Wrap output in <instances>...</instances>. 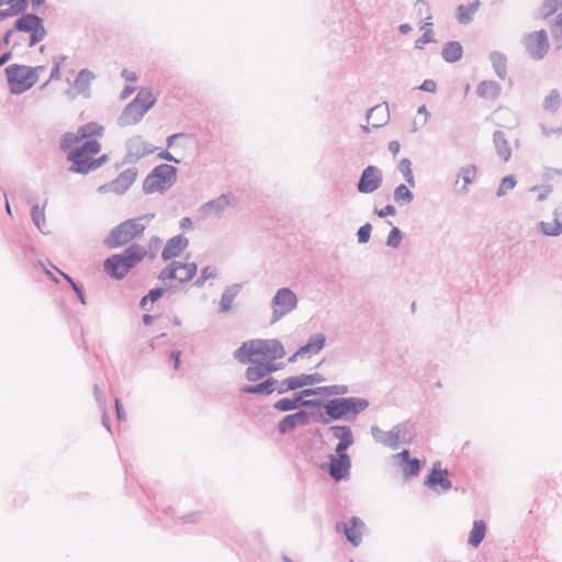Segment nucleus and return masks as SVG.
Returning <instances> with one entry per match:
<instances>
[{"mask_svg":"<svg viewBox=\"0 0 562 562\" xmlns=\"http://www.w3.org/2000/svg\"><path fill=\"white\" fill-rule=\"evenodd\" d=\"M198 266L193 261H171L158 274V280L166 286H175L193 280Z\"/></svg>","mask_w":562,"mask_h":562,"instance_id":"nucleus-7","label":"nucleus"},{"mask_svg":"<svg viewBox=\"0 0 562 562\" xmlns=\"http://www.w3.org/2000/svg\"><path fill=\"white\" fill-rule=\"evenodd\" d=\"M94 75L87 69H83L79 72L74 82V88L78 93H85L89 88L90 82L93 80Z\"/></svg>","mask_w":562,"mask_h":562,"instance_id":"nucleus-33","label":"nucleus"},{"mask_svg":"<svg viewBox=\"0 0 562 562\" xmlns=\"http://www.w3.org/2000/svg\"><path fill=\"white\" fill-rule=\"evenodd\" d=\"M153 319H154V317L151 315L143 316V323L146 324V325H150Z\"/></svg>","mask_w":562,"mask_h":562,"instance_id":"nucleus-63","label":"nucleus"},{"mask_svg":"<svg viewBox=\"0 0 562 562\" xmlns=\"http://www.w3.org/2000/svg\"><path fill=\"white\" fill-rule=\"evenodd\" d=\"M189 239L183 235H177L167 240L161 251V258L169 261L179 257L189 247Z\"/></svg>","mask_w":562,"mask_h":562,"instance_id":"nucleus-14","label":"nucleus"},{"mask_svg":"<svg viewBox=\"0 0 562 562\" xmlns=\"http://www.w3.org/2000/svg\"><path fill=\"white\" fill-rule=\"evenodd\" d=\"M322 381V378L318 373L315 374H301L297 376H291L283 381L284 387L280 392L296 390L299 387H303L310 384L318 383Z\"/></svg>","mask_w":562,"mask_h":562,"instance_id":"nucleus-17","label":"nucleus"},{"mask_svg":"<svg viewBox=\"0 0 562 562\" xmlns=\"http://www.w3.org/2000/svg\"><path fill=\"white\" fill-rule=\"evenodd\" d=\"M371 234V225L369 223H366L362 225L358 231V239L360 244H366L370 239Z\"/></svg>","mask_w":562,"mask_h":562,"instance_id":"nucleus-48","label":"nucleus"},{"mask_svg":"<svg viewBox=\"0 0 562 562\" xmlns=\"http://www.w3.org/2000/svg\"><path fill=\"white\" fill-rule=\"evenodd\" d=\"M425 483L430 488L440 486L441 490L447 491L451 487V483L448 479V472L441 468L440 463L434 465Z\"/></svg>","mask_w":562,"mask_h":562,"instance_id":"nucleus-16","label":"nucleus"},{"mask_svg":"<svg viewBox=\"0 0 562 562\" xmlns=\"http://www.w3.org/2000/svg\"><path fill=\"white\" fill-rule=\"evenodd\" d=\"M367 405V401L351 397L331 400L325 404L324 408L330 418L338 419L349 415H356L360 411L364 409Z\"/></svg>","mask_w":562,"mask_h":562,"instance_id":"nucleus-10","label":"nucleus"},{"mask_svg":"<svg viewBox=\"0 0 562 562\" xmlns=\"http://www.w3.org/2000/svg\"><path fill=\"white\" fill-rule=\"evenodd\" d=\"M395 459L398 461L405 476L416 475L420 472V461L418 459H409L407 450L398 452Z\"/></svg>","mask_w":562,"mask_h":562,"instance_id":"nucleus-19","label":"nucleus"},{"mask_svg":"<svg viewBox=\"0 0 562 562\" xmlns=\"http://www.w3.org/2000/svg\"><path fill=\"white\" fill-rule=\"evenodd\" d=\"M285 351L279 340H250L244 342L235 352V358L240 363L252 362L251 367L247 368V378L255 380L265 375L270 371L278 369L273 362L282 359Z\"/></svg>","mask_w":562,"mask_h":562,"instance_id":"nucleus-2","label":"nucleus"},{"mask_svg":"<svg viewBox=\"0 0 562 562\" xmlns=\"http://www.w3.org/2000/svg\"><path fill=\"white\" fill-rule=\"evenodd\" d=\"M398 171H401V175L404 176L407 183L411 187H414L415 182H414V177H413V173L411 170V161L408 159L404 158L400 161Z\"/></svg>","mask_w":562,"mask_h":562,"instance_id":"nucleus-41","label":"nucleus"},{"mask_svg":"<svg viewBox=\"0 0 562 562\" xmlns=\"http://www.w3.org/2000/svg\"><path fill=\"white\" fill-rule=\"evenodd\" d=\"M420 90L426 92H435L437 89V85L434 80H426L422 87H419Z\"/></svg>","mask_w":562,"mask_h":562,"instance_id":"nucleus-52","label":"nucleus"},{"mask_svg":"<svg viewBox=\"0 0 562 562\" xmlns=\"http://www.w3.org/2000/svg\"><path fill=\"white\" fill-rule=\"evenodd\" d=\"M463 47L458 42H449L442 49V58L449 63L459 60L462 58Z\"/></svg>","mask_w":562,"mask_h":562,"instance_id":"nucleus-29","label":"nucleus"},{"mask_svg":"<svg viewBox=\"0 0 562 562\" xmlns=\"http://www.w3.org/2000/svg\"><path fill=\"white\" fill-rule=\"evenodd\" d=\"M490 60L496 74L501 78H505L507 74V57L505 54L494 52L490 55Z\"/></svg>","mask_w":562,"mask_h":562,"instance_id":"nucleus-30","label":"nucleus"},{"mask_svg":"<svg viewBox=\"0 0 562 562\" xmlns=\"http://www.w3.org/2000/svg\"><path fill=\"white\" fill-rule=\"evenodd\" d=\"M434 42V33L429 29L427 30L420 38H417L415 42V47L417 49H423L426 44Z\"/></svg>","mask_w":562,"mask_h":562,"instance_id":"nucleus-47","label":"nucleus"},{"mask_svg":"<svg viewBox=\"0 0 562 562\" xmlns=\"http://www.w3.org/2000/svg\"><path fill=\"white\" fill-rule=\"evenodd\" d=\"M417 9H419V14H425V22L422 24V29H424L427 25H431V14H430V8L426 0H417L416 2Z\"/></svg>","mask_w":562,"mask_h":562,"instance_id":"nucleus-43","label":"nucleus"},{"mask_svg":"<svg viewBox=\"0 0 562 562\" xmlns=\"http://www.w3.org/2000/svg\"><path fill=\"white\" fill-rule=\"evenodd\" d=\"M179 226L182 231H188V229L192 228V226H193L192 220L188 216L182 217L180 220Z\"/></svg>","mask_w":562,"mask_h":562,"instance_id":"nucleus-54","label":"nucleus"},{"mask_svg":"<svg viewBox=\"0 0 562 562\" xmlns=\"http://www.w3.org/2000/svg\"><path fill=\"white\" fill-rule=\"evenodd\" d=\"M46 31L43 21L33 14L18 18L13 26L5 33L4 43L12 47L27 45L35 46L45 37Z\"/></svg>","mask_w":562,"mask_h":562,"instance_id":"nucleus-3","label":"nucleus"},{"mask_svg":"<svg viewBox=\"0 0 562 562\" xmlns=\"http://www.w3.org/2000/svg\"><path fill=\"white\" fill-rule=\"evenodd\" d=\"M27 8V0H0V19L15 16Z\"/></svg>","mask_w":562,"mask_h":562,"instance_id":"nucleus-20","label":"nucleus"},{"mask_svg":"<svg viewBox=\"0 0 562 562\" xmlns=\"http://www.w3.org/2000/svg\"><path fill=\"white\" fill-rule=\"evenodd\" d=\"M135 91L134 87H126L122 92V98H127Z\"/></svg>","mask_w":562,"mask_h":562,"instance_id":"nucleus-61","label":"nucleus"},{"mask_svg":"<svg viewBox=\"0 0 562 562\" xmlns=\"http://www.w3.org/2000/svg\"><path fill=\"white\" fill-rule=\"evenodd\" d=\"M334 437L338 439L336 445V453L347 452V449L353 442L352 432L349 427L336 426L333 427Z\"/></svg>","mask_w":562,"mask_h":562,"instance_id":"nucleus-21","label":"nucleus"},{"mask_svg":"<svg viewBox=\"0 0 562 562\" xmlns=\"http://www.w3.org/2000/svg\"><path fill=\"white\" fill-rule=\"evenodd\" d=\"M382 182L383 173H381V170L373 166H369L361 173L358 182V190L361 193H371L379 189Z\"/></svg>","mask_w":562,"mask_h":562,"instance_id":"nucleus-12","label":"nucleus"},{"mask_svg":"<svg viewBox=\"0 0 562 562\" xmlns=\"http://www.w3.org/2000/svg\"><path fill=\"white\" fill-rule=\"evenodd\" d=\"M540 227L543 234L548 236H558L562 233V223L558 216H554L548 221H542L540 223Z\"/></svg>","mask_w":562,"mask_h":562,"instance_id":"nucleus-35","label":"nucleus"},{"mask_svg":"<svg viewBox=\"0 0 562 562\" xmlns=\"http://www.w3.org/2000/svg\"><path fill=\"white\" fill-rule=\"evenodd\" d=\"M501 91L502 90L499 89V85L491 80L482 81L476 87V94L485 100H494L499 98Z\"/></svg>","mask_w":562,"mask_h":562,"instance_id":"nucleus-26","label":"nucleus"},{"mask_svg":"<svg viewBox=\"0 0 562 562\" xmlns=\"http://www.w3.org/2000/svg\"><path fill=\"white\" fill-rule=\"evenodd\" d=\"M148 220L147 215L125 220L111 232L106 245L114 249L128 244L142 235L146 229Z\"/></svg>","mask_w":562,"mask_h":562,"instance_id":"nucleus-6","label":"nucleus"},{"mask_svg":"<svg viewBox=\"0 0 562 562\" xmlns=\"http://www.w3.org/2000/svg\"><path fill=\"white\" fill-rule=\"evenodd\" d=\"M216 278L217 270L212 266H207L202 270L201 277L196 280V285L203 286L209 280H214Z\"/></svg>","mask_w":562,"mask_h":562,"instance_id":"nucleus-42","label":"nucleus"},{"mask_svg":"<svg viewBox=\"0 0 562 562\" xmlns=\"http://www.w3.org/2000/svg\"><path fill=\"white\" fill-rule=\"evenodd\" d=\"M308 414L306 412H297L285 416L279 424L281 432H288L292 430L297 424H306Z\"/></svg>","mask_w":562,"mask_h":562,"instance_id":"nucleus-24","label":"nucleus"},{"mask_svg":"<svg viewBox=\"0 0 562 562\" xmlns=\"http://www.w3.org/2000/svg\"><path fill=\"white\" fill-rule=\"evenodd\" d=\"M273 302L276 305V313L284 315L294 308L296 297L292 291L288 290V288H282L277 292Z\"/></svg>","mask_w":562,"mask_h":562,"instance_id":"nucleus-15","label":"nucleus"},{"mask_svg":"<svg viewBox=\"0 0 562 562\" xmlns=\"http://www.w3.org/2000/svg\"><path fill=\"white\" fill-rule=\"evenodd\" d=\"M516 186V179L514 176H506L503 178L501 186H498V195H504Z\"/></svg>","mask_w":562,"mask_h":562,"instance_id":"nucleus-45","label":"nucleus"},{"mask_svg":"<svg viewBox=\"0 0 562 562\" xmlns=\"http://www.w3.org/2000/svg\"><path fill=\"white\" fill-rule=\"evenodd\" d=\"M272 382L271 381H267L265 383H259L252 387H249L247 389L246 391L249 392V393H270L272 391L271 386H272Z\"/></svg>","mask_w":562,"mask_h":562,"instance_id":"nucleus-50","label":"nucleus"},{"mask_svg":"<svg viewBox=\"0 0 562 562\" xmlns=\"http://www.w3.org/2000/svg\"><path fill=\"white\" fill-rule=\"evenodd\" d=\"M229 204L227 198L225 196H222L218 200H216L215 202H212L209 204L210 207H225Z\"/></svg>","mask_w":562,"mask_h":562,"instance_id":"nucleus-55","label":"nucleus"},{"mask_svg":"<svg viewBox=\"0 0 562 562\" xmlns=\"http://www.w3.org/2000/svg\"><path fill=\"white\" fill-rule=\"evenodd\" d=\"M400 30L402 33H407L408 31H411V26L408 24H402L400 26Z\"/></svg>","mask_w":562,"mask_h":562,"instance_id":"nucleus-64","label":"nucleus"},{"mask_svg":"<svg viewBox=\"0 0 562 562\" xmlns=\"http://www.w3.org/2000/svg\"><path fill=\"white\" fill-rule=\"evenodd\" d=\"M486 533V524L484 520H474L473 528L470 532L469 543L476 548L483 541Z\"/></svg>","mask_w":562,"mask_h":562,"instance_id":"nucleus-28","label":"nucleus"},{"mask_svg":"<svg viewBox=\"0 0 562 562\" xmlns=\"http://www.w3.org/2000/svg\"><path fill=\"white\" fill-rule=\"evenodd\" d=\"M479 2L474 1L467 5H459V14H457V18H459V22L468 23L472 21L473 15L477 11Z\"/></svg>","mask_w":562,"mask_h":562,"instance_id":"nucleus-36","label":"nucleus"},{"mask_svg":"<svg viewBox=\"0 0 562 562\" xmlns=\"http://www.w3.org/2000/svg\"><path fill=\"white\" fill-rule=\"evenodd\" d=\"M522 46L532 60H542L550 50L549 36L544 29L524 35Z\"/></svg>","mask_w":562,"mask_h":562,"instance_id":"nucleus-8","label":"nucleus"},{"mask_svg":"<svg viewBox=\"0 0 562 562\" xmlns=\"http://www.w3.org/2000/svg\"><path fill=\"white\" fill-rule=\"evenodd\" d=\"M182 137H189L188 134H172L170 137H168L167 139V144L169 147L173 146L176 140L178 138H182Z\"/></svg>","mask_w":562,"mask_h":562,"instance_id":"nucleus-57","label":"nucleus"},{"mask_svg":"<svg viewBox=\"0 0 562 562\" xmlns=\"http://www.w3.org/2000/svg\"><path fill=\"white\" fill-rule=\"evenodd\" d=\"M324 342L325 338L323 335L318 334L313 336L307 345L303 346L299 351L290 357L289 361L293 362L297 356H303L306 353H318L323 349Z\"/></svg>","mask_w":562,"mask_h":562,"instance_id":"nucleus-22","label":"nucleus"},{"mask_svg":"<svg viewBox=\"0 0 562 562\" xmlns=\"http://www.w3.org/2000/svg\"><path fill=\"white\" fill-rule=\"evenodd\" d=\"M159 156H160V158H162L165 160L173 161V162H179V160L175 159L168 151H164Z\"/></svg>","mask_w":562,"mask_h":562,"instance_id":"nucleus-59","label":"nucleus"},{"mask_svg":"<svg viewBox=\"0 0 562 562\" xmlns=\"http://www.w3.org/2000/svg\"><path fill=\"white\" fill-rule=\"evenodd\" d=\"M552 43L555 49H562V13H559L549 24Z\"/></svg>","mask_w":562,"mask_h":562,"instance_id":"nucleus-27","label":"nucleus"},{"mask_svg":"<svg viewBox=\"0 0 562 562\" xmlns=\"http://www.w3.org/2000/svg\"><path fill=\"white\" fill-rule=\"evenodd\" d=\"M394 200L398 204H408L413 200V194L405 184H400L394 191Z\"/></svg>","mask_w":562,"mask_h":562,"instance_id":"nucleus-39","label":"nucleus"},{"mask_svg":"<svg viewBox=\"0 0 562 562\" xmlns=\"http://www.w3.org/2000/svg\"><path fill=\"white\" fill-rule=\"evenodd\" d=\"M316 390H305L302 394L296 396L294 400L283 398L276 403V407L280 411H290L295 408L300 402H302V397L315 395Z\"/></svg>","mask_w":562,"mask_h":562,"instance_id":"nucleus-31","label":"nucleus"},{"mask_svg":"<svg viewBox=\"0 0 562 562\" xmlns=\"http://www.w3.org/2000/svg\"><path fill=\"white\" fill-rule=\"evenodd\" d=\"M176 178V169L169 165H160L147 177L145 187L148 191H160L171 186Z\"/></svg>","mask_w":562,"mask_h":562,"instance_id":"nucleus-11","label":"nucleus"},{"mask_svg":"<svg viewBox=\"0 0 562 562\" xmlns=\"http://www.w3.org/2000/svg\"><path fill=\"white\" fill-rule=\"evenodd\" d=\"M350 467L351 460L347 452L336 453L335 457L330 458L328 473L331 479L338 482V480H344L349 475Z\"/></svg>","mask_w":562,"mask_h":562,"instance_id":"nucleus-13","label":"nucleus"},{"mask_svg":"<svg viewBox=\"0 0 562 562\" xmlns=\"http://www.w3.org/2000/svg\"><path fill=\"white\" fill-rule=\"evenodd\" d=\"M493 145L496 155L499 156L503 161L508 162L512 158L513 153L510 143L505 132L498 131L493 134Z\"/></svg>","mask_w":562,"mask_h":562,"instance_id":"nucleus-18","label":"nucleus"},{"mask_svg":"<svg viewBox=\"0 0 562 562\" xmlns=\"http://www.w3.org/2000/svg\"><path fill=\"white\" fill-rule=\"evenodd\" d=\"M147 256V250L144 247L133 245L125 248L120 254H114L103 262V270L120 280L123 279L128 271L143 261Z\"/></svg>","mask_w":562,"mask_h":562,"instance_id":"nucleus-4","label":"nucleus"},{"mask_svg":"<svg viewBox=\"0 0 562 562\" xmlns=\"http://www.w3.org/2000/svg\"><path fill=\"white\" fill-rule=\"evenodd\" d=\"M104 127L91 122L80 126L76 132H67L61 136L59 147L67 153L68 160L72 164L71 171L89 172L99 168L106 159L105 156L97 157L100 153Z\"/></svg>","mask_w":562,"mask_h":562,"instance_id":"nucleus-1","label":"nucleus"},{"mask_svg":"<svg viewBox=\"0 0 562 562\" xmlns=\"http://www.w3.org/2000/svg\"><path fill=\"white\" fill-rule=\"evenodd\" d=\"M122 76L125 78L126 81H130V82H134L136 81V75L134 71L132 70H127L125 69L123 72H122Z\"/></svg>","mask_w":562,"mask_h":562,"instance_id":"nucleus-58","label":"nucleus"},{"mask_svg":"<svg viewBox=\"0 0 562 562\" xmlns=\"http://www.w3.org/2000/svg\"><path fill=\"white\" fill-rule=\"evenodd\" d=\"M476 177V168L473 166L467 167L459 171L456 183H462V188H467Z\"/></svg>","mask_w":562,"mask_h":562,"instance_id":"nucleus-37","label":"nucleus"},{"mask_svg":"<svg viewBox=\"0 0 562 562\" xmlns=\"http://www.w3.org/2000/svg\"><path fill=\"white\" fill-rule=\"evenodd\" d=\"M238 293L237 285L229 288L227 291L222 293V300H220V306L222 312H228L232 308L233 302Z\"/></svg>","mask_w":562,"mask_h":562,"instance_id":"nucleus-38","label":"nucleus"},{"mask_svg":"<svg viewBox=\"0 0 562 562\" xmlns=\"http://www.w3.org/2000/svg\"><path fill=\"white\" fill-rule=\"evenodd\" d=\"M401 145L398 140H392L389 144V149L393 154V156H396L400 151Z\"/></svg>","mask_w":562,"mask_h":562,"instance_id":"nucleus-56","label":"nucleus"},{"mask_svg":"<svg viewBox=\"0 0 562 562\" xmlns=\"http://www.w3.org/2000/svg\"><path fill=\"white\" fill-rule=\"evenodd\" d=\"M61 60H65V57H54L53 67H52L48 80H57L60 78L59 67H60Z\"/></svg>","mask_w":562,"mask_h":562,"instance_id":"nucleus-49","label":"nucleus"},{"mask_svg":"<svg viewBox=\"0 0 562 562\" xmlns=\"http://www.w3.org/2000/svg\"><path fill=\"white\" fill-rule=\"evenodd\" d=\"M44 70V66L29 67L18 64L10 65L5 69L10 91L14 94H20L30 90L37 83L40 75Z\"/></svg>","mask_w":562,"mask_h":562,"instance_id":"nucleus-5","label":"nucleus"},{"mask_svg":"<svg viewBox=\"0 0 562 562\" xmlns=\"http://www.w3.org/2000/svg\"><path fill=\"white\" fill-rule=\"evenodd\" d=\"M401 240H402V234H401V232H400V229L397 227H394L390 232V235H389V238H387V245L390 247L396 248V247L400 246Z\"/></svg>","mask_w":562,"mask_h":562,"instance_id":"nucleus-46","label":"nucleus"},{"mask_svg":"<svg viewBox=\"0 0 562 562\" xmlns=\"http://www.w3.org/2000/svg\"><path fill=\"white\" fill-rule=\"evenodd\" d=\"M562 13V0H543L538 5V16L540 19H550Z\"/></svg>","mask_w":562,"mask_h":562,"instance_id":"nucleus-23","label":"nucleus"},{"mask_svg":"<svg viewBox=\"0 0 562 562\" xmlns=\"http://www.w3.org/2000/svg\"><path fill=\"white\" fill-rule=\"evenodd\" d=\"M363 530L364 524L362 520L358 518H352L351 525L349 527H345L346 537L353 546L360 544L362 540Z\"/></svg>","mask_w":562,"mask_h":562,"instance_id":"nucleus-25","label":"nucleus"},{"mask_svg":"<svg viewBox=\"0 0 562 562\" xmlns=\"http://www.w3.org/2000/svg\"><path fill=\"white\" fill-rule=\"evenodd\" d=\"M164 290H150L147 295L140 300V304L144 306L147 304V302L150 300L151 302H155L162 295Z\"/></svg>","mask_w":562,"mask_h":562,"instance_id":"nucleus-51","label":"nucleus"},{"mask_svg":"<svg viewBox=\"0 0 562 562\" xmlns=\"http://www.w3.org/2000/svg\"><path fill=\"white\" fill-rule=\"evenodd\" d=\"M156 97L149 89H143L125 108L123 116L126 123H136L155 104Z\"/></svg>","mask_w":562,"mask_h":562,"instance_id":"nucleus-9","label":"nucleus"},{"mask_svg":"<svg viewBox=\"0 0 562 562\" xmlns=\"http://www.w3.org/2000/svg\"><path fill=\"white\" fill-rule=\"evenodd\" d=\"M386 109L383 106L371 108L368 112V123L372 127H380L386 122Z\"/></svg>","mask_w":562,"mask_h":562,"instance_id":"nucleus-32","label":"nucleus"},{"mask_svg":"<svg viewBox=\"0 0 562 562\" xmlns=\"http://www.w3.org/2000/svg\"><path fill=\"white\" fill-rule=\"evenodd\" d=\"M179 356H180V353H179V352H172V353H171V358H172V359H173V361H175V368H178V366H179Z\"/></svg>","mask_w":562,"mask_h":562,"instance_id":"nucleus-62","label":"nucleus"},{"mask_svg":"<svg viewBox=\"0 0 562 562\" xmlns=\"http://www.w3.org/2000/svg\"><path fill=\"white\" fill-rule=\"evenodd\" d=\"M11 58V53L10 52H5L3 54L0 55V66L3 65L5 61H9Z\"/></svg>","mask_w":562,"mask_h":562,"instance_id":"nucleus-60","label":"nucleus"},{"mask_svg":"<svg viewBox=\"0 0 562 562\" xmlns=\"http://www.w3.org/2000/svg\"><path fill=\"white\" fill-rule=\"evenodd\" d=\"M32 217L35 225L43 231L45 224L44 209L40 205H34L32 209Z\"/></svg>","mask_w":562,"mask_h":562,"instance_id":"nucleus-44","label":"nucleus"},{"mask_svg":"<svg viewBox=\"0 0 562 562\" xmlns=\"http://www.w3.org/2000/svg\"><path fill=\"white\" fill-rule=\"evenodd\" d=\"M562 104V97L558 90H551L543 99V109L549 112H555Z\"/></svg>","mask_w":562,"mask_h":562,"instance_id":"nucleus-34","label":"nucleus"},{"mask_svg":"<svg viewBox=\"0 0 562 562\" xmlns=\"http://www.w3.org/2000/svg\"><path fill=\"white\" fill-rule=\"evenodd\" d=\"M531 192L535 194L536 200L538 201H544L547 200L551 193H552V186L548 183H542L538 186H533L531 188Z\"/></svg>","mask_w":562,"mask_h":562,"instance_id":"nucleus-40","label":"nucleus"},{"mask_svg":"<svg viewBox=\"0 0 562 562\" xmlns=\"http://www.w3.org/2000/svg\"><path fill=\"white\" fill-rule=\"evenodd\" d=\"M376 214L380 217H385L387 215H395L396 211H395V207L393 205H387L384 209H382L381 211H376Z\"/></svg>","mask_w":562,"mask_h":562,"instance_id":"nucleus-53","label":"nucleus"}]
</instances>
